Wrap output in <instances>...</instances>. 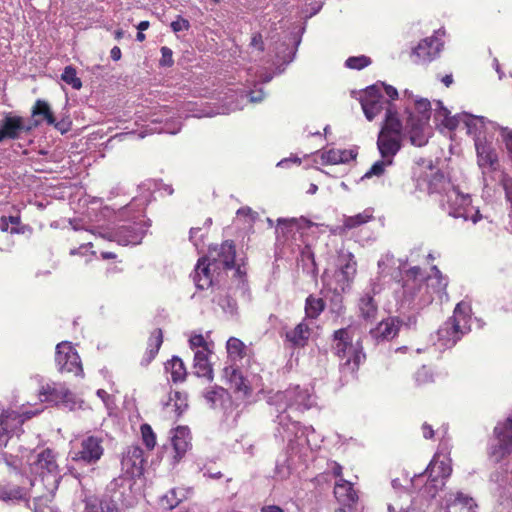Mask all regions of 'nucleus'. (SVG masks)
Segmentation results:
<instances>
[{
	"instance_id": "f257e3e1",
	"label": "nucleus",
	"mask_w": 512,
	"mask_h": 512,
	"mask_svg": "<svg viewBox=\"0 0 512 512\" xmlns=\"http://www.w3.org/2000/svg\"><path fill=\"white\" fill-rule=\"evenodd\" d=\"M447 285V277L435 265L427 277L419 266L409 268L402 277L404 294L411 298L419 296L422 303H430L435 297L442 299L443 295H446Z\"/></svg>"
},
{
	"instance_id": "f03ea898",
	"label": "nucleus",
	"mask_w": 512,
	"mask_h": 512,
	"mask_svg": "<svg viewBox=\"0 0 512 512\" xmlns=\"http://www.w3.org/2000/svg\"><path fill=\"white\" fill-rule=\"evenodd\" d=\"M355 329L352 326L335 330L332 335L334 354L341 360L340 370L343 374L356 376L360 366L366 360L362 342L353 343Z\"/></svg>"
},
{
	"instance_id": "7ed1b4c3",
	"label": "nucleus",
	"mask_w": 512,
	"mask_h": 512,
	"mask_svg": "<svg viewBox=\"0 0 512 512\" xmlns=\"http://www.w3.org/2000/svg\"><path fill=\"white\" fill-rule=\"evenodd\" d=\"M403 141V126L397 112L387 109V115L377 138V148L383 159H392L400 151Z\"/></svg>"
},
{
	"instance_id": "20e7f679",
	"label": "nucleus",
	"mask_w": 512,
	"mask_h": 512,
	"mask_svg": "<svg viewBox=\"0 0 512 512\" xmlns=\"http://www.w3.org/2000/svg\"><path fill=\"white\" fill-rule=\"evenodd\" d=\"M104 451L103 436L86 433L72 441L69 456L74 463L94 466L101 460Z\"/></svg>"
},
{
	"instance_id": "39448f33",
	"label": "nucleus",
	"mask_w": 512,
	"mask_h": 512,
	"mask_svg": "<svg viewBox=\"0 0 512 512\" xmlns=\"http://www.w3.org/2000/svg\"><path fill=\"white\" fill-rule=\"evenodd\" d=\"M469 306L463 302L456 305L453 315L438 329V340L442 346L453 347L470 331Z\"/></svg>"
},
{
	"instance_id": "423d86ee",
	"label": "nucleus",
	"mask_w": 512,
	"mask_h": 512,
	"mask_svg": "<svg viewBox=\"0 0 512 512\" xmlns=\"http://www.w3.org/2000/svg\"><path fill=\"white\" fill-rule=\"evenodd\" d=\"M451 473L452 460L449 452H437L425 470L428 480L422 487L423 493L429 497H435L438 490L444 486V480L447 479Z\"/></svg>"
},
{
	"instance_id": "0eeeda50",
	"label": "nucleus",
	"mask_w": 512,
	"mask_h": 512,
	"mask_svg": "<svg viewBox=\"0 0 512 512\" xmlns=\"http://www.w3.org/2000/svg\"><path fill=\"white\" fill-rule=\"evenodd\" d=\"M30 472L44 479L51 478L50 487L58 488L60 481V467L57 462V453L51 448H45L36 454L29 462Z\"/></svg>"
},
{
	"instance_id": "6e6552de",
	"label": "nucleus",
	"mask_w": 512,
	"mask_h": 512,
	"mask_svg": "<svg viewBox=\"0 0 512 512\" xmlns=\"http://www.w3.org/2000/svg\"><path fill=\"white\" fill-rule=\"evenodd\" d=\"M446 184L448 189L445 190V195L441 199L443 209L450 216L468 220L469 211L473 210L470 195L461 193L458 188L450 185V183Z\"/></svg>"
},
{
	"instance_id": "1a4fd4ad",
	"label": "nucleus",
	"mask_w": 512,
	"mask_h": 512,
	"mask_svg": "<svg viewBox=\"0 0 512 512\" xmlns=\"http://www.w3.org/2000/svg\"><path fill=\"white\" fill-rule=\"evenodd\" d=\"M360 103L364 115L369 121H372L383 110L387 111V109L390 108L394 111L393 104L383 97L381 89L377 84L369 86L364 90L360 97ZM386 115L387 113L385 116Z\"/></svg>"
},
{
	"instance_id": "9d476101",
	"label": "nucleus",
	"mask_w": 512,
	"mask_h": 512,
	"mask_svg": "<svg viewBox=\"0 0 512 512\" xmlns=\"http://www.w3.org/2000/svg\"><path fill=\"white\" fill-rule=\"evenodd\" d=\"M494 435L497 444L491 446L489 456L499 463L512 453V416L494 428Z\"/></svg>"
},
{
	"instance_id": "9b49d317",
	"label": "nucleus",
	"mask_w": 512,
	"mask_h": 512,
	"mask_svg": "<svg viewBox=\"0 0 512 512\" xmlns=\"http://www.w3.org/2000/svg\"><path fill=\"white\" fill-rule=\"evenodd\" d=\"M55 362L60 372L83 374L80 356L75 347L68 341H63L56 346Z\"/></svg>"
},
{
	"instance_id": "f8f14e48",
	"label": "nucleus",
	"mask_w": 512,
	"mask_h": 512,
	"mask_svg": "<svg viewBox=\"0 0 512 512\" xmlns=\"http://www.w3.org/2000/svg\"><path fill=\"white\" fill-rule=\"evenodd\" d=\"M204 257L214 265V271L232 269L236 257L235 244L232 240H226L221 245L210 248L208 255Z\"/></svg>"
},
{
	"instance_id": "ddd939ff",
	"label": "nucleus",
	"mask_w": 512,
	"mask_h": 512,
	"mask_svg": "<svg viewBox=\"0 0 512 512\" xmlns=\"http://www.w3.org/2000/svg\"><path fill=\"white\" fill-rule=\"evenodd\" d=\"M16 476L20 479V484L7 483L0 486V500L4 502H29L30 488L33 486V481L28 480L22 473L16 472Z\"/></svg>"
},
{
	"instance_id": "4468645a",
	"label": "nucleus",
	"mask_w": 512,
	"mask_h": 512,
	"mask_svg": "<svg viewBox=\"0 0 512 512\" xmlns=\"http://www.w3.org/2000/svg\"><path fill=\"white\" fill-rule=\"evenodd\" d=\"M32 129L33 126L26 125L23 117L7 113L0 122V143L19 139L23 132L30 133Z\"/></svg>"
},
{
	"instance_id": "2eb2a0df",
	"label": "nucleus",
	"mask_w": 512,
	"mask_h": 512,
	"mask_svg": "<svg viewBox=\"0 0 512 512\" xmlns=\"http://www.w3.org/2000/svg\"><path fill=\"white\" fill-rule=\"evenodd\" d=\"M475 147L479 167L483 170L496 171L499 167V160L493 144L478 135L475 137Z\"/></svg>"
},
{
	"instance_id": "dca6fc26",
	"label": "nucleus",
	"mask_w": 512,
	"mask_h": 512,
	"mask_svg": "<svg viewBox=\"0 0 512 512\" xmlns=\"http://www.w3.org/2000/svg\"><path fill=\"white\" fill-rule=\"evenodd\" d=\"M35 413H18L13 410H6L0 414V436L11 437L21 430L25 420L33 417Z\"/></svg>"
},
{
	"instance_id": "f3484780",
	"label": "nucleus",
	"mask_w": 512,
	"mask_h": 512,
	"mask_svg": "<svg viewBox=\"0 0 512 512\" xmlns=\"http://www.w3.org/2000/svg\"><path fill=\"white\" fill-rule=\"evenodd\" d=\"M440 46L441 44L437 38H425L413 49L411 57L416 64L429 63L438 56Z\"/></svg>"
},
{
	"instance_id": "a211bd4d",
	"label": "nucleus",
	"mask_w": 512,
	"mask_h": 512,
	"mask_svg": "<svg viewBox=\"0 0 512 512\" xmlns=\"http://www.w3.org/2000/svg\"><path fill=\"white\" fill-rule=\"evenodd\" d=\"M220 271H214V265L204 256L199 258L194 270V282L198 289H208L214 284L215 274Z\"/></svg>"
},
{
	"instance_id": "6ab92c4d",
	"label": "nucleus",
	"mask_w": 512,
	"mask_h": 512,
	"mask_svg": "<svg viewBox=\"0 0 512 512\" xmlns=\"http://www.w3.org/2000/svg\"><path fill=\"white\" fill-rule=\"evenodd\" d=\"M81 502L83 504L82 512H120L117 502L108 496L87 494Z\"/></svg>"
},
{
	"instance_id": "aec40b11",
	"label": "nucleus",
	"mask_w": 512,
	"mask_h": 512,
	"mask_svg": "<svg viewBox=\"0 0 512 512\" xmlns=\"http://www.w3.org/2000/svg\"><path fill=\"white\" fill-rule=\"evenodd\" d=\"M144 463V451L138 445L129 446L121 461L122 467L133 476L142 474Z\"/></svg>"
},
{
	"instance_id": "412c9836",
	"label": "nucleus",
	"mask_w": 512,
	"mask_h": 512,
	"mask_svg": "<svg viewBox=\"0 0 512 512\" xmlns=\"http://www.w3.org/2000/svg\"><path fill=\"white\" fill-rule=\"evenodd\" d=\"M333 493L336 500L350 511L359 499L353 483L346 479H339L335 482Z\"/></svg>"
},
{
	"instance_id": "4be33fe9",
	"label": "nucleus",
	"mask_w": 512,
	"mask_h": 512,
	"mask_svg": "<svg viewBox=\"0 0 512 512\" xmlns=\"http://www.w3.org/2000/svg\"><path fill=\"white\" fill-rule=\"evenodd\" d=\"M39 395L42 401L51 403H66L70 401L72 393L61 383H47L40 389Z\"/></svg>"
},
{
	"instance_id": "5701e85b",
	"label": "nucleus",
	"mask_w": 512,
	"mask_h": 512,
	"mask_svg": "<svg viewBox=\"0 0 512 512\" xmlns=\"http://www.w3.org/2000/svg\"><path fill=\"white\" fill-rule=\"evenodd\" d=\"M401 325L402 321L399 318L388 317L371 330V335L377 341H389L398 335Z\"/></svg>"
},
{
	"instance_id": "b1692460",
	"label": "nucleus",
	"mask_w": 512,
	"mask_h": 512,
	"mask_svg": "<svg viewBox=\"0 0 512 512\" xmlns=\"http://www.w3.org/2000/svg\"><path fill=\"white\" fill-rule=\"evenodd\" d=\"M224 373L229 381L230 388L233 389L235 393H241L244 397H249L252 394V388L248 380L237 367H226Z\"/></svg>"
},
{
	"instance_id": "393cba45",
	"label": "nucleus",
	"mask_w": 512,
	"mask_h": 512,
	"mask_svg": "<svg viewBox=\"0 0 512 512\" xmlns=\"http://www.w3.org/2000/svg\"><path fill=\"white\" fill-rule=\"evenodd\" d=\"M311 328L305 322L301 321L293 329L286 331L285 340L292 348H304L310 339Z\"/></svg>"
},
{
	"instance_id": "a878e982",
	"label": "nucleus",
	"mask_w": 512,
	"mask_h": 512,
	"mask_svg": "<svg viewBox=\"0 0 512 512\" xmlns=\"http://www.w3.org/2000/svg\"><path fill=\"white\" fill-rule=\"evenodd\" d=\"M172 446L175 451L174 458L179 461L185 455L190 447V431L187 427L178 426L173 431L171 438Z\"/></svg>"
},
{
	"instance_id": "bb28decb",
	"label": "nucleus",
	"mask_w": 512,
	"mask_h": 512,
	"mask_svg": "<svg viewBox=\"0 0 512 512\" xmlns=\"http://www.w3.org/2000/svg\"><path fill=\"white\" fill-rule=\"evenodd\" d=\"M31 116L33 118V123L30 126L33 128L38 127L43 122L46 124L54 123V113L49 105V103L45 100L37 99L32 106Z\"/></svg>"
},
{
	"instance_id": "cd10ccee",
	"label": "nucleus",
	"mask_w": 512,
	"mask_h": 512,
	"mask_svg": "<svg viewBox=\"0 0 512 512\" xmlns=\"http://www.w3.org/2000/svg\"><path fill=\"white\" fill-rule=\"evenodd\" d=\"M163 344V332L161 328L154 329L147 340L146 350L142 356L141 364L149 365L157 356Z\"/></svg>"
},
{
	"instance_id": "c85d7f7f",
	"label": "nucleus",
	"mask_w": 512,
	"mask_h": 512,
	"mask_svg": "<svg viewBox=\"0 0 512 512\" xmlns=\"http://www.w3.org/2000/svg\"><path fill=\"white\" fill-rule=\"evenodd\" d=\"M211 351L209 349H199L194 354V369L195 374L198 377H204L209 381L213 380V369L209 362V355Z\"/></svg>"
},
{
	"instance_id": "c756f323",
	"label": "nucleus",
	"mask_w": 512,
	"mask_h": 512,
	"mask_svg": "<svg viewBox=\"0 0 512 512\" xmlns=\"http://www.w3.org/2000/svg\"><path fill=\"white\" fill-rule=\"evenodd\" d=\"M374 219L373 210L368 208L363 212L358 213L354 216H347L344 218L343 225L338 227L333 233H337L339 235L345 234L348 230L355 229L360 227Z\"/></svg>"
},
{
	"instance_id": "7c9ffc66",
	"label": "nucleus",
	"mask_w": 512,
	"mask_h": 512,
	"mask_svg": "<svg viewBox=\"0 0 512 512\" xmlns=\"http://www.w3.org/2000/svg\"><path fill=\"white\" fill-rule=\"evenodd\" d=\"M228 357L232 361L242 360L250 357V350L243 341L236 337H230L226 344Z\"/></svg>"
},
{
	"instance_id": "2f4dec72",
	"label": "nucleus",
	"mask_w": 512,
	"mask_h": 512,
	"mask_svg": "<svg viewBox=\"0 0 512 512\" xmlns=\"http://www.w3.org/2000/svg\"><path fill=\"white\" fill-rule=\"evenodd\" d=\"M56 490L54 487H49L46 493L35 497L33 512H57L53 505Z\"/></svg>"
},
{
	"instance_id": "473e14b6",
	"label": "nucleus",
	"mask_w": 512,
	"mask_h": 512,
	"mask_svg": "<svg viewBox=\"0 0 512 512\" xmlns=\"http://www.w3.org/2000/svg\"><path fill=\"white\" fill-rule=\"evenodd\" d=\"M165 369L171 374V380L174 383L183 382L187 377V370L181 358L173 356L165 364Z\"/></svg>"
},
{
	"instance_id": "72a5a7b5",
	"label": "nucleus",
	"mask_w": 512,
	"mask_h": 512,
	"mask_svg": "<svg viewBox=\"0 0 512 512\" xmlns=\"http://www.w3.org/2000/svg\"><path fill=\"white\" fill-rule=\"evenodd\" d=\"M326 303L323 298L309 295L305 300V316L307 319H317L325 310Z\"/></svg>"
},
{
	"instance_id": "f704fd0d",
	"label": "nucleus",
	"mask_w": 512,
	"mask_h": 512,
	"mask_svg": "<svg viewBox=\"0 0 512 512\" xmlns=\"http://www.w3.org/2000/svg\"><path fill=\"white\" fill-rule=\"evenodd\" d=\"M475 506L471 497L458 493L455 499L448 505L447 512H473Z\"/></svg>"
},
{
	"instance_id": "c9c22d12",
	"label": "nucleus",
	"mask_w": 512,
	"mask_h": 512,
	"mask_svg": "<svg viewBox=\"0 0 512 512\" xmlns=\"http://www.w3.org/2000/svg\"><path fill=\"white\" fill-rule=\"evenodd\" d=\"M359 309L361 312V316L366 319H374L377 315V304L374 298L370 295H365L359 301Z\"/></svg>"
},
{
	"instance_id": "e433bc0d",
	"label": "nucleus",
	"mask_w": 512,
	"mask_h": 512,
	"mask_svg": "<svg viewBox=\"0 0 512 512\" xmlns=\"http://www.w3.org/2000/svg\"><path fill=\"white\" fill-rule=\"evenodd\" d=\"M140 433L143 444L145 445L147 450L152 451L157 444V437L151 425H149L148 423H143L140 426Z\"/></svg>"
},
{
	"instance_id": "4c0bfd02",
	"label": "nucleus",
	"mask_w": 512,
	"mask_h": 512,
	"mask_svg": "<svg viewBox=\"0 0 512 512\" xmlns=\"http://www.w3.org/2000/svg\"><path fill=\"white\" fill-rule=\"evenodd\" d=\"M61 79L68 85H70L73 89L79 90L82 87V81L77 76V71L73 66H66L64 68L63 73L61 74Z\"/></svg>"
},
{
	"instance_id": "58836bf2",
	"label": "nucleus",
	"mask_w": 512,
	"mask_h": 512,
	"mask_svg": "<svg viewBox=\"0 0 512 512\" xmlns=\"http://www.w3.org/2000/svg\"><path fill=\"white\" fill-rule=\"evenodd\" d=\"M356 267L357 262L355 261L353 254L349 253L347 255L346 263L340 267V272L345 281L350 282L353 280L357 272Z\"/></svg>"
},
{
	"instance_id": "ea45409f",
	"label": "nucleus",
	"mask_w": 512,
	"mask_h": 512,
	"mask_svg": "<svg viewBox=\"0 0 512 512\" xmlns=\"http://www.w3.org/2000/svg\"><path fill=\"white\" fill-rule=\"evenodd\" d=\"M393 163L392 159H383L376 161L371 168L365 173L364 178H371L372 176H381L385 172V168Z\"/></svg>"
},
{
	"instance_id": "a19ab883",
	"label": "nucleus",
	"mask_w": 512,
	"mask_h": 512,
	"mask_svg": "<svg viewBox=\"0 0 512 512\" xmlns=\"http://www.w3.org/2000/svg\"><path fill=\"white\" fill-rule=\"evenodd\" d=\"M181 502V498L177 496V491L175 488L169 490L164 496L160 499V504L164 509L171 510L179 505Z\"/></svg>"
},
{
	"instance_id": "79ce46f5",
	"label": "nucleus",
	"mask_w": 512,
	"mask_h": 512,
	"mask_svg": "<svg viewBox=\"0 0 512 512\" xmlns=\"http://www.w3.org/2000/svg\"><path fill=\"white\" fill-rule=\"evenodd\" d=\"M409 134L412 145L422 147L427 143V139L420 124H413Z\"/></svg>"
},
{
	"instance_id": "37998d69",
	"label": "nucleus",
	"mask_w": 512,
	"mask_h": 512,
	"mask_svg": "<svg viewBox=\"0 0 512 512\" xmlns=\"http://www.w3.org/2000/svg\"><path fill=\"white\" fill-rule=\"evenodd\" d=\"M346 66L350 69L361 70L371 64V59L365 55L349 57Z\"/></svg>"
},
{
	"instance_id": "c03bdc74",
	"label": "nucleus",
	"mask_w": 512,
	"mask_h": 512,
	"mask_svg": "<svg viewBox=\"0 0 512 512\" xmlns=\"http://www.w3.org/2000/svg\"><path fill=\"white\" fill-rule=\"evenodd\" d=\"M340 150L330 149L322 154V161L326 164H339L343 163Z\"/></svg>"
},
{
	"instance_id": "a18cd8bd",
	"label": "nucleus",
	"mask_w": 512,
	"mask_h": 512,
	"mask_svg": "<svg viewBox=\"0 0 512 512\" xmlns=\"http://www.w3.org/2000/svg\"><path fill=\"white\" fill-rule=\"evenodd\" d=\"M88 251H90L91 255H95L96 254V251L93 250V243L92 242L81 243L79 245V247H75V248L70 249L69 254L71 256H77V255L83 256Z\"/></svg>"
},
{
	"instance_id": "49530a36",
	"label": "nucleus",
	"mask_w": 512,
	"mask_h": 512,
	"mask_svg": "<svg viewBox=\"0 0 512 512\" xmlns=\"http://www.w3.org/2000/svg\"><path fill=\"white\" fill-rule=\"evenodd\" d=\"M189 345L193 350L209 349L208 344L202 334L192 335L189 339Z\"/></svg>"
},
{
	"instance_id": "de8ad7c7",
	"label": "nucleus",
	"mask_w": 512,
	"mask_h": 512,
	"mask_svg": "<svg viewBox=\"0 0 512 512\" xmlns=\"http://www.w3.org/2000/svg\"><path fill=\"white\" fill-rule=\"evenodd\" d=\"M171 28L174 32L187 31L190 28V23L187 19L178 16L177 19L171 23Z\"/></svg>"
},
{
	"instance_id": "09e8293b",
	"label": "nucleus",
	"mask_w": 512,
	"mask_h": 512,
	"mask_svg": "<svg viewBox=\"0 0 512 512\" xmlns=\"http://www.w3.org/2000/svg\"><path fill=\"white\" fill-rule=\"evenodd\" d=\"M173 54L172 50L166 46L161 48V59L160 64L162 66H172L173 65Z\"/></svg>"
},
{
	"instance_id": "8fccbe9b",
	"label": "nucleus",
	"mask_w": 512,
	"mask_h": 512,
	"mask_svg": "<svg viewBox=\"0 0 512 512\" xmlns=\"http://www.w3.org/2000/svg\"><path fill=\"white\" fill-rule=\"evenodd\" d=\"M9 224H12L13 227L10 229L11 234H23L24 226L19 227L21 224V217L19 215L16 216H8Z\"/></svg>"
},
{
	"instance_id": "3c124183",
	"label": "nucleus",
	"mask_w": 512,
	"mask_h": 512,
	"mask_svg": "<svg viewBox=\"0 0 512 512\" xmlns=\"http://www.w3.org/2000/svg\"><path fill=\"white\" fill-rule=\"evenodd\" d=\"M329 466H330V469H331V473L332 475L337 478V480L339 479H344L343 478V467L342 465H340L338 462L336 461H331L329 463Z\"/></svg>"
},
{
	"instance_id": "603ef678",
	"label": "nucleus",
	"mask_w": 512,
	"mask_h": 512,
	"mask_svg": "<svg viewBox=\"0 0 512 512\" xmlns=\"http://www.w3.org/2000/svg\"><path fill=\"white\" fill-rule=\"evenodd\" d=\"M49 125H52L56 130L64 134L70 130L71 123L65 120L57 121L54 117V123H50Z\"/></svg>"
},
{
	"instance_id": "864d4df0",
	"label": "nucleus",
	"mask_w": 512,
	"mask_h": 512,
	"mask_svg": "<svg viewBox=\"0 0 512 512\" xmlns=\"http://www.w3.org/2000/svg\"><path fill=\"white\" fill-rule=\"evenodd\" d=\"M237 216L249 217L251 222H254L257 217V213L254 212L250 207H241L237 211Z\"/></svg>"
},
{
	"instance_id": "5fc2aeb1",
	"label": "nucleus",
	"mask_w": 512,
	"mask_h": 512,
	"mask_svg": "<svg viewBox=\"0 0 512 512\" xmlns=\"http://www.w3.org/2000/svg\"><path fill=\"white\" fill-rule=\"evenodd\" d=\"M250 45L257 48L260 52L264 51V42L262 35L260 33H256L252 36Z\"/></svg>"
},
{
	"instance_id": "6e6d98bb",
	"label": "nucleus",
	"mask_w": 512,
	"mask_h": 512,
	"mask_svg": "<svg viewBox=\"0 0 512 512\" xmlns=\"http://www.w3.org/2000/svg\"><path fill=\"white\" fill-rule=\"evenodd\" d=\"M382 85H383L386 95L390 98V100H389L390 102H391V100H395L398 98V91L395 87H393L391 85H385V84H382Z\"/></svg>"
},
{
	"instance_id": "4d7b16f0",
	"label": "nucleus",
	"mask_w": 512,
	"mask_h": 512,
	"mask_svg": "<svg viewBox=\"0 0 512 512\" xmlns=\"http://www.w3.org/2000/svg\"><path fill=\"white\" fill-rule=\"evenodd\" d=\"M422 434L425 439H432L434 437V430L432 426L428 423H423L422 427Z\"/></svg>"
},
{
	"instance_id": "13d9d810",
	"label": "nucleus",
	"mask_w": 512,
	"mask_h": 512,
	"mask_svg": "<svg viewBox=\"0 0 512 512\" xmlns=\"http://www.w3.org/2000/svg\"><path fill=\"white\" fill-rule=\"evenodd\" d=\"M340 153H342L341 157L343 158V163L356 158V153L352 150H340Z\"/></svg>"
},
{
	"instance_id": "bf43d9fd",
	"label": "nucleus",
	"mask_w": 512,
	"mask_h": 512,
	"mask_svg": "<svg viewBox=\"0 0 512 512\" xmlns=\"http://www.w3.org/2000/svg\"><path fill=\"white\" fill-rule=\"evenodd\" d=\"M418 110L428 112L431 109V104L428 100H420L416 103Z\"/></svg>"
},
{
	"instance_id": "052dcab7",
	"label": "nucleus",
	"mask_w": 512,
	"mask_h": 512,
	"mask_svg": "<svg viewBox=\"0 0 512 512\" xmlns=\"http://www.w3.org/2000/svg\"><path fill=\"white\" fill-rule=\"evenodd\" d=\"M261 512H284V510L278 505H264Z\"/></svg>"
},
{
	"instance_id": "680f3d73",
	"label": "nucleus",
	"mask_w": 512,
	"mask_h": 512,
	"mask_svg": "<svg viewBox=\"0 0 512 512\" xmlns=\"http://www.w3.org/2000/svg\"><path fill=\"white\" fill-rule=\"evenodd\" d=\"M110 56L114 61H118L121 59L122 52L118 46H114L110 51Z\"/></svg>"
},
{
	"instance_id": "e2e57ef3",
	"label": "nucleus",
	"mask_w": 512,
	"mask_h": 512,
	"mask_svg": "<svg viewBox=\"0 0 512 512\" xmlns=\"http://www.w3.org/2000/svg\"><path fill=\"white\" fill-rule=\"evenodd\" d=\"M0 230L2 232H8L9 231V220L7 216H1L0 217Z\"/></svg>"
},
{
	"instance_id": "0e129e2a",
	"label": "nucleus",
	"mask_w": 512,
	"mask_h": 512,
	"mask_svg": "<svg viewBox=\"0 0 512 512\" xmlns=\"http://www.w3.org/2000/svg\"><path fill=\"white\" fill-rule=\"evenodd\" d=\"M472 210L469 211V218L473 223H477L481 218L482 215L479 210H475L473 213H471Z\"/></svg>"
},
{
	"instance_id": "69168bd1",
	"label": "nucleus",
	"mask_w": 512,
	"mask_h": 512,
	"mask_svg": "<svg viewBox=\"0 0 512 512\" xmlns=\"http://www.w3.org/2000/svg\"><path fill=\"white\" fill-rule=\"evenodd\" d=\"M424 474L415 475L412 479V486L414 488L420 487L423 482Z\"/></svg>"
},
{
	"instance_id": "338daca9",
	"label": "nucleus",
	"mask_w": 512,
	"mask_h": 512,
	"mask_svg": "<svg viewBox=\"0 0 512 512\" xmlns=\"http://www.w3.org/2000/svg\"><path fill=\"white\" fill-rule=\"evenodd\" d=\"M101 258L104 259V260L116 259L117 255L115 253H113V252L105 251V252L101 253Z\"/></svg>"
},
{
	"instance_id": "774afa93",
	"label": "nucleus",
	"mask_w": 512,
	"mask_h": 512,
	"mask_svg": "<svg viewBox=\"0 0 512 512\" xmlns=\"http://www.w3.org/2000/svg\"><path fill=\"white\" fill-rule=\"evenodd\" d=\"M442 83L446 86V87H449L452 83H453V77L451 74L449 75H445L442 79H441Z\"/></svg>"
}]
</instances>
